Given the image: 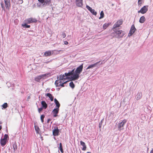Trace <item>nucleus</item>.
<instances>
[{"instance_id": "obj_24", "label": "nucleus", "mask_w": 153, "mask_h": 153, "mask_svg": "<svg viewBox=\"0 0 153 153\" xmlns=\"http://www.w3.org/2000/svg\"><path fill=\"white\" fill-rule=\"evenodd\" d=\"M59 110V108H56L53 110L52 112L53 114H57L58 113Z\"/></svg>"}, {"instance_id": "obj_38", "label": "nucleus", "mask_w": 153, "mask_h": 153, "mask_svg": "<svg viewBox=\"0 0 153 153\" xmlns=\"http://www.w3.org/2000/svg\"><path fill=\"white\" fill-rule=\"evenodd\" d=\"M66 34L64 32H62L61 34V36L62 38H64L66 37Z\"/></svg>"}, {"instance_id": "obj_14", "label": "nucleus", "mask_w": 153, "mask_h": 153, "mask_svg": "<svg viewBox=\"0 0 153 153\" xmlns=\"http://www.w3.org/2000/svg\"><path fill=\"white\" fill-rule=\"evenodd\" d=\"M74 71V69L72 70L71 71H69L68 73H65V74H63L64 76V78L66 77V79L67 78V77L69 76H71V75L72 74L73 72Z\"/></svg>"}, {"instance_id": "obj_10", "label": "nucleus", "mask_w": 153, "mask_h": 153, "mask_svg": "<svg viewBox=\"0 0 153 153\" xmlns=\"http://www.w3.org/2000/svg\"><path fill=\"white\" fill-rule=\"evenodd\" d=\"M83 68V65L82 64L77 67L75 71L80 74L82 71Z\"/></svg>"}, {"instance_id": "obj_31", "label": "nucleus", "mask_w": 153, "mask_h": 153, "mask_svg": "<svg viewBox=\"0 0 153 153\" xmlns=\"http://www.w3.org/2000/svg\"><path fill=\"white\" fill-rule=\"evenodd\" d=\"M109 25V24L108 23H105L103 25V28L104 29H106Z\"/></svg>"}, {"instance_id": "obj_16", "label": "nucleus", "mask_w": 153, "mask_h": 153, "mask_svg": "<svg viewBox=\"0 0 153 153\" xmlns=\"http://www.w3.org/2000/svg\"><path fill=\"white\" fill-rule=\"evenodd\" d=\"M80 145L83 147L82 149V150L83 151L85 150L86 148V147L85 143L82 141H80Z\"/></svg>"}, {"instance_id": "obj_8", "label": "nucleus", "mask_w": 153, "mask_h": 153, "mask_svg": "<svg viewBox=\"0 0 153 153\" xmlns=\"http://www.w3.org/2000/svg\"><path fill=\"white\" fill-rule=\"evenodd\" d=\"M148 5L144 6L141 9L138 11V13H141L142 14L146 13L148 10Z\"/></svg>"}, {"instance_id": "obj_33", "label": "nucleus", "mask_w": 153, "mask_h": 153, "mask_svg": "<svg viewBox=\"0 0 153 153\" xmlns=\"http://www.w3.org/2000/svg\"><path fill=\"white\" fill-rule=\"evenodd\" d=\"M35 130L37 133H38L39 130V127L36 126H34Z\"/></svg>"}, {"instance_id": "obj_25", "label": "nucleus", "mask_w": 153, "mask_h": 153, "mask_svg": "<svg viewBox=\"0 0 153 153\" xmlns=\"http://www.w3.org/2000/svg\"><path fill=\"white\" fill-rule=\"evenodd\" d=\"M27 23H26L25 22V23L24 24H22V26L23 27H25L27 28H29L30 27V25H28L27 24Z\"/></svg>"}, {"instance_id": "obj_36", "label": "nucleus", "mask_w": 153, "mask_h": 153, "mask_svg": "<svg viewBox=\"0 0 153 153\" xmlns=\"http://www.w3.org/2000/svg\"><path fill=\"white\" fill-rule=\"evenodd\" d=\"M2 107L4 108H6L7 107V103H4L2 105Z\"/></svg>"}, {"instance_id": "obj_41", "label": "nucleus", "mask_w": 153, "mask_h": 153, "mask_svg": "<svg viewBox=\"0 0 153 153\" xmlns=\"http://www.w3.org/2000/svg\"><path fill=\"white\" fill-rule=\"evenodd\" d=\"M103 121V120L102 119L101 121L99 123V127L100 128L101 127L102 124V121Z\"/></svg>"}, {"instance_id": "obj_23", "label": "nucleus", "mask_w": 153, "mask_h": 153, "mask_svg": "<svg viewBox=\"0 0 153 153\" xmlns=\"http://www.w3.org/2000/svg\"><path fill=\"white\" fill-rule=\"evenodd\" d=\"M46 95L50 98L51 101H53V97L51 94L48 93H47Z\"/></svg>"}, {"instance_id": "obj_22", "label": "nucleus", "mask_w": 153, "mask_h": 153, "mask_svg": "<svg viewBox=\"0 0 153 153\" xmlns=\"http://www.w3.org/2000/svg\"><path fill=\"white\" fill-rule=\"evenodd\" d=\"M51 54V51H46L44 54V55H45L46 56H50Z\"/></svg>"}, {"instance_id": "obj_46", "label": "nucleus", "mask_w": 153, "mask_h": 153, "mask_svg": "<svg viewBox=\"0 0 153 153\" xmlns=\"http://www.w3.org/2000/svg\"><path fill=\"white\" fill-rule=\"evenodd\" d=\"M53 114V117H56L57 116V114Z\"/></svg>"}, {"instance_id": "obj_52", "label": "nucleus", "mask_w": 153, "mask_h": 153, "mask_svg": "<svg viewBox=\"0 0 153 153\" xmlns=\"http://www.w3.org/2000/svg\"><path fill=\"white\" fill-rule=\"evenodd\" d=\"M2 123L0 121V124H1Z\"/></svg>"}, {"instance_id": "obj_51", "label": "nucleus", "mask_w": 153, "mask_h": 153, "mask_svg": "<svg viewBox=\"0 0 153 153\" xmlns=\"http://www.w3.org/2000/svg\"><path fill=\"white\" fill-rule=\"evenodd\" d=\"M50 120V119H48V121H47L48 123H49Z\"/></svg>"}, {"instance_id": "obj_28", "label": "nucleus", "mask_w": 153, "mask_h": 153, "mask_svg": "<svg viewBox=\"0 0 153 153\" xmlns=\"http://www.w3.org/2000/svg\"><path fill=\"white\" fill-rule=\"evenodd\" d=\"M104 14L103 11H102L100 13V16L99 18V19H101L104 17Z\"/></svg>"}, {"instance_id": "obj_35", "label": "nucleus", "mask_w": 153, "mask_h": 153, "mask_svg": "<svg viewBox=\"0 0 153 153\" xmlns=\"http://www.w3.org/2000/svg\"><path fill=\"white\" fill-rule=\"evenodd\" d=\"M1 7L2 8V10H5V7L4 6V3L3 2H1Z\"/></svg>"}, {"instance_id": "obj_20", "label": "nucleus", "mask_w": 153, "mask_h": 153, "mask_svg": "<svg viewBox=\"0 0 153 153\" xmlns=\"http://www.w3.org/2000/svg\"><path fill=\"white\" fill-rule=\"evenodd\" d=\"M146 20L144 16H141L139 22L141 23H143Z\"/></svg>"}, {"instance_id": "obj_12", "label": "nucleus", "mask_w": 153, "mask_h": 153, "mask_svg": "<svg viewBox=\"0 0 153 153\" xmlns=\"http://www.w3.org/2000/svg\"><path fill=\"white\" fill-rule=\"evenodd\" d=\"M59 130L57 127H56L53 131V135L54 136L58 135Z\"/></svg>"}, {"instance_id": "obj_45", "label": "nucleus", "mask_w": 153, "mask_h": 153, "mask_svg": "<svg viewBox=\"0 0 153 153\" xmlns=\"http://www.w3.org/2000/svg\"><path fill=\"white\" fill-rule=\"evenodd\" d=\"M64 44L65 45H67L68 44V42L67 41H65L64 42Z\"/></svg>"}, {"instance_id": "obj_11", "label": "nucleus", "mask_w": 153, "mask_h": 153, "mask_svg": "<svg viewBox=\"0 0 153 153\" xmlns=\"http://www.w3.org/2000/svg\"><path fill=\"white\" fill-rule=\"evenodd\" d=\"M75 3L77 6L81 7L83 5L82 0H76Z\"/></svg>"}, {"instance_id": "obj_37", "label": "nucleus", "mask_w": 153, "mask_h": 153, "mask_svg": "<svg viewBox=\"0 0 153 153\" xmlns=\"http://www.w3.org/2000/svg\"><path fill=\"white\" fill-rule=\"evenodd\" d=\"M8 137V136L7 134H5L4 136V138L2 139L5 140L7 141V139Z\"/></svg>"}, {"instance_id": "obj_9", "label": "nucleus", "mask_w": 153, "mask_h": 153, "mask_svg": "<svg viewBox=\"0 0 153 153\" xmlns=\"http://www.w3.org/2000/svg\"><path fill=\"white\" fill-rule=\"evenodd\" d=\"M136 30L135 28L134 25H133L131 26V29L128 33V36H131L134 33Z\"/></svg>"}, {"instance_id": "obj_29", "label": "nucleus", "mask_w": 153, "mask_h": 153, "mask_svg": "<svg viewBox=\"0 0 153 153\" xmlns=\"http://www.w3.org/2000/svg\"><path fill=\"white\" fill-rule=\"evenodd\" d=\"M59 149L62 153H63L64 152L62 149V144L61 143H60L59 144Z\"/></svg>"}, {"instance_id": "obj_47", "label": "nucleus", "mask_w": 153, "mask_h": 153, "mask_svg": "<svg viewBox=\"0 0 153 153\" xmlns=\"http://www.w3.org/2000/svg\"><path fill=\"white\" fill-rule=\"evenodd\" d=\"M141 0H138V2L139 4H141V3H140V2L141 1Z\"/></svg>"}, {"instance_id": "obj_5", "label": "nucleus", "mask_w": 153, "mask_h": 153, "mask_svg": "<svg viewBox=\"0 0 153 153\" xmlns=\"http://www.w3.org/2000/svg\"><path fill=\"white\" fill-rule=\"evenodd\" d=\"M79 74L74 71L71 75V80H74L78 79L79 77Z\"/></svg>"}, {"instance_id": "obj_15", "label": "nucleus", "mask_w": 153, "mask_h": 153, "mask_svg": "<svg viewBox=\"0 0 153 153\" xmlns=\"http://www.w3.org/2000/svg\"><path fill=\"white\" fill-rule=\"evenodd\" d=\"M142 93L141 92H138L136 95V98L137 100H140L142 97Z\"/></svg>"}, {"instance_id": "obj_44", "label": "nucleus", "mask_w": 153, "mask_h": 153, "mask_svg": "<svg viewBox=\"0 0 153 153\" xmlns=\"http://www.w3.org/2000/svg\"><path fill=\"white\" fill-rule=\"evenodd\" d=\"M45 117V115L43 114L41 116V119H44V118Z\"/></svg>"}, {"instance_id": "obj_32", "label": "nucleus", "mask_w": 153, "mask_h": 153, "mask_svg": "<svg viewBox=\"0 0 153 153\" xmlns=\"http://www.w3.org/2000/svg\"><path fill=\"white\" fill-rule=\"evenodd\" d=\"M90 12L96 16L97 15V12L95 11V10L94 9H92L90 11Z\"/></svg>"}, {"instance_id": "obj_34", "label": "nucleus", "mask_w": 153, "mask_h": 153, "mask_svg": "<svg viewBox=\"0 0 153 153\" xmlns=\"http://www.w3.org/2000/svg\"><path fill=\"white\" fill-rule=\"evenodd\" d=\"M45 0H38L42 4H43V3H44V4H43L44 5H45V3H46V4H47Z\"/></svg>"}, {"instance_id": "obj_50", "label": "nucleus", "mask_w": 153, "mask_h": 153, "mask_svg": "<svg viewBox=\"0 0 153 153\" xmlns=\"http://www.w3.org/2000/svg\"><path fill=\"white\" fill-rule=\"evenodd\" d=\"M2 128V126H0V130Z\"/></svg>"}, {"instance_id": "obj_19", "label": "nucleus", "mask_w": 153, "mask_h": 153, "mask_svg": "<svg viewBox=\"0 0 153 153\" xmlns=\"http://www.w3.org/2000/svg\"><path fill=\"white\" fill-rule=\"evenodd\" d=\"M54 102L56 105V108H59L60 106V104L59 102L56 98L54 99Z\"/></svg>"}, {"instance_id": "obj_30", "label": "nucleus", "mask_w": 153, "mask_h": 153, "mask_svg": "<svg viewBox=\"0 0 153 153\" xmlns=\"http://www.w3.org/2000/svg\"><path fill=\"white\" fill-rule=\"evenodd\" d=\"M70 86L72 88H73L75 86L73 82H71L69 83Z\"/></svg>"}, {"instance_id": "obj_54", "label": "nucleus", "mask_w": 153, "mask_h": 153, "mask_svg": "<svg viewBox=\"0 0 153 153\" xmlns=\"http://www.w3.org/2000/svg\"><path fill=\"white\" fill-rule=\"evenodd\" d=\"M57 90H58V91H59V88L57 89Z\"/></svg>"}, {"instance_id": "obj_18", "label": "nucleus", "mask_w": 153, "mask_h": 153, "mask_svg": "<svg viewBox=\"0 0 153 153\" xmlns=\"http://www.w3.org/2000/svg\"><path fill=\"white\" fill-rule=\"evenodd\" d=\"M103 63H104L102 62L99 61L94 63V64L95 67H98L100 66V65L103 64Z\"/></svg>"}, {"instance_id": "obj_42", "label": "nucleus", "mask_w": 153, "mask_h": 153, "mask_svg": "<svg viewBox=\"0 0 153 153\" xmlns=\"http://www.w3.org/2000/svg\"><path fill=\"white\" fill-rule=\"evenodd\" d=\"M13 148L14 150H16L17 149V146L16 145H14Z\"/></svg>"}, {"instance_id": "obj_43", "label": "nucleus", "mask_w": 153, "mask_h": 153, "mask_svg": "<svg viewBox=\"0 0 153 153\" xmlns=\"http://www.w3.org/2000/svg\"><path fill=\"white\" fill-rule=\"evenodd\" d=\"M43 108L42 107H41L38 108V111L39 113H40L42 111Z\"/></svg>"}, {"instance_id": "obj_55", "label": "nucleus", "mask_w": 153, "mask_h": 153, "mask_svg": "<svg viewBox=\"0 0 153 153\" xmlns=\"http://www.w3.org/2000/svg\"><path fill=\"white\" fill-rule=\"evenodd\" d=\"M30 98V97L29 96L28 97V99H29V98Z\"/></svg>"}, {"instance_id": "obj_17", "label": "nucleus", "mask_w": 153, "mask_h": 153, "mask_svg": "<svg viewBox=\"0 0 153 153\" xmlns=\"http://www.w3.org/2000/svg\"><path fill=\"white\" fill-rule=\"evenodd\" d=\"M41 104L42 106V107L44 108L45 109H46L47 107V104L45 101H42L41 102Z\"/></svg>"}, {"instance_id": "obj_3", "label": "nucleus", "mask_w": 153, "mask_h": 153, "mask_svg": "<svg viewBox=\"0 0 153 153\" xmlns=\"http://www.w3.org/2000/svg\"><path fill=\"white\" fill-rule=\"evenodd\" d=\"M64 76L61 74L59 76V79L56 80L55 81V84L56 85H59V84L62 83L64 82H65L66 79V77L64 78Z\"/></svg>"}, {"instance_id": "obj_53", "label": "nucleus", "mask_w": 153, "mask_h": 153, "mask_svg": "<svg viewBox=\"0 0 153 153\" xmlns=\"http://www.w3.org/2000/svg\"><path fill=\"white\" fill-rule=\"evenodd\" d=\"M87 153H91V152H88Z\"/></svg>"}, {"instance_id": "obj_7", "label": "nucleus", "mask_w": 153, "mask_h": 153, "mask_svg": "<svg viewBox=\"0 0 153 153\" xmlns=\"http://www.w3.org/2000/svg\"><path fill=\"white\" fill-rule=\"evenodd\" d=\"M123 23V21L121 19L118 20L116 22L114 25L112 29H115V28L117 27H119L120 25H121Z\"/></svg>"}, {"instance_id": "obj_27", "label": "nucleus", "mask_w": 153, "mask_h": 153, "mask_svg": "<svg viewBox=\"0 0 153 153\" xmlns=\"http://www.w3.org/2000/svg\"><path fill=\"white\" fill-rule=\"evenodd\" d=\"M68 81H65V82H62V83H60V84H59L56 85V87H57V86H61L62 87H63L64 86V84H65V83L66 82H67Z\"/></svg>"}, {"instance_id": "obj_49", "label": "nucleus", "mask_w": 153, "mask_h": 153, "mask_svg": "<svg viewBox=\"0 0 153 153\" xmlns=\"http://www.w3.org/2000/svg\"><path fill=\"white\" fill-rule=\"evenodd\" d=\"M41 121L42 122V123H43V122H44V120L43 119H41Z\"/></svg>"}, {"instance_id": "obj_1", "label": "nucleus", "mask_w": 153, "mask_h": 153, "mask_svg": "<svg viewBox=\"0 0 153 153\" xmlns=\"http://www.w3.org/2000/svg\"><path fill=\"white\" fill-rule=\"evenodd\" d=\"M113 30L115 33L114 36L118 39L122 38L125 34V32L122 30H116V29Z\"/></svg>"}, {"instance_id": "obj_13", "label": "nucleus", "mask_w": 153, "mask_h": 153, "mask_svg": "<svg viewBox=\"0 0 153 153\" xmlns=\"http://www.w3.org/2000/svg\"><path fill=\"white\" fill-rule=\"evenodd\" d=\"M5 4V7L6 9H9L10 6V0H4Z\"/></svg>"}, {"instance_id": "obj_26", "label": "nucleus", "mask_w": 153, "mask_h": 153, "mask_svg": "<svg viewBox=\"0 0 153 153\" xmlns=\"http://www.w3.org/2000/svg\"><path fill=\"white\" fill-rule=\"evenodd\" d=\"M95 67L94 64H91V65H90L86 68V69H90V68L92 69Z\"/></svg>"}, {"instance_id": "obj_40", "label": "nucleus", "mask_w": 153, "mask_h": 153, "mask_svg": "<svg viewBox=\"0 0 153 153\" xmlns=\"http://www.w3.org/2000/svg\"><path fill=\"white\" fill-rule=\"evenodd\" d=\"M18 2L17 3V4H22L23 3V1L22 0H18Z\"/></svg>"}, {"instance_id": "obj_2", "label": "nucleus", "mask_w": 153, "mask_h": 153, "mask_svg": "<svg viewBox=\"0 0 153 153\" xmlns=\"http://www.w3.org/2000/svg\"><path fill=\"white\" fill-rule=\"evenodd\" d=\"M127 122V120L124 119L123 120H120L117 125L118 130L120 131L124 129V127Z\"/></svg>"}, {"instance_id": "obj_39", "label": "nucleus", "mask_w": 153, "mask_h": 153, "mask_svg": "<svg viewBox=\"0 0 153 153\" xmlns=\"http://www.w3.org/2000/svg\"><path fill=\"white\" fill-rule=\"evenodd\" d=\"M86 8L90 11H91V10H92V8L89 7V6L87 5L86 6Z\"/></svg>"}, {"instance_id": "obj_21", "label": "nucleus", "mask_w": 153, "mask_h": 153, "mask_svg": "<svg viewBox=\"0 0 153 153\" xmlns=\"http://www.w3.org/2000/svg\"><path fill=\"white\" fill-rule=\"evenodd\" d=\"M1 144L2 146H4L6 144V141L2 139H1Z\"/></svg>"}, {"instance_id": "obj_6", "label": "nucleus", "mask_w": 153, "mask_h": 153, "mask_svg": "<svg viewBox=\"0 0 153 153\" xmlns=\"http://www.w3.org/2000/svg\"><path fill=\"white\" fill-rule=\"evenodd\" d=\"M24 21L27 24H30L33 23H36L37 22V20L35 18H30L27 19Z\"/></svg>"}, {"instance_id": "obj_4", "label": "nucleus", "mask_w": 153, "mask_h": 153, "mask_svg": "<svg viewBox=\"0 0 153 153\" xmlns=\"http://www.w3.org/2000/svg\"><path fill=\"white\" fill-rule=\"evenodd\" d=\"M50 74L48 73L40 75L35 78V80L37 82H39L41 79L46 78L48 75H50Z\"/></svg>"}, {"instance_id": "obj_48", "label": "nucleus", "mask_w": 153, "mask_h": 153, "mask_svg": "<svg viewBox=\"0 0 153 153\" xmlns=\"http://www.w3.org/2000/svg\"><path fill=\"white\" fill-rule=\"evenodd\" d=\"M150 153H153V149L151 150Z\"/></svg>"}]
</instances>
